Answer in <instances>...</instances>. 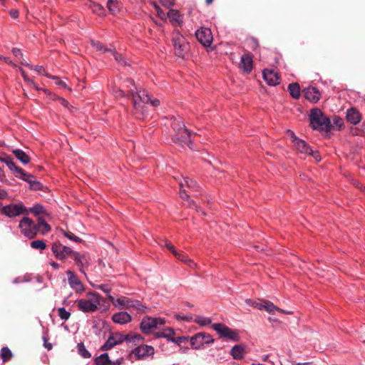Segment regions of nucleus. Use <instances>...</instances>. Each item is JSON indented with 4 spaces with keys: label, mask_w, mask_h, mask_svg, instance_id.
Listing matches in <instances>:
<instances>
[{
    "label": "nucleus",
    "mask_w": 365,
    "mask_h": 365,
    "mask_svg": "<svg viewBox=\"0 0 365 365\" xmlns=\"http://www.w3.org/2000/svg\"><path fill=\"white\" fill-rule=\"evenodd\" d=\"M214 341L212 336L205 332L197 333L190 338V344L195 349H202L205 344H212Z\"/></svg>",
    "instance_id": "10"
},
{
    "label": "nucleus",
    "mask_w": 365,
    "mask_h": 365,
    "mask_svg": "<svg viewBox=\"0 0 365 365\" xmlns=\"http://www.w3.org/2000/svg\"><path fill=\"white\" fill-rule=\"evenodd\" d=\"M58 101H59V103L64 107H68L69 105V103L68 102V101H66L63 98H58Z\"/></svg>",
    "instance_id": "62"
},
{
    "label": "nucleus",
    "mask_w": 365,
    "mask_h": 365,
    "mask_svg": "<svg viewBox=\"0 0 365 365\" xmlns=\"http://www.w3.org/2000/svg\"><path fill=\"white\" fill-rule=\"evenodd\" d=\"M195 322L199 324L200 326L204 327L211 324L212 319L210 317H203V316H197L195 318Z\"/></svg>",
    "instance_id": "42"
},
{
    "label": "nucleus",
    "mask_w": 365,
    "mask_h": 365,
    "mask_svg": "<svg viewBox=\"0 0 365 365\" xmlns=\"http://www.w3.org/2000/svg\"><path fill=\"white\" fill-rule=\"evenodd\" d=\"M19 227L21 234L29 239H34L38 234L36 223L27 215L20 220Z\"/></svg>",
    "instance_id": "6"
},
{
    "label": "nucleus",
    "mask_w": 365,
    "mask_h": 365,
    "mask_svg": "<svg viewBox=\"0 0 365 365\" xmlns=\"http://www.w3.org/2000/svg\"><path fill=\"white\" fill-rule=\"evenodd\" d=\"M294 147L296 149L304 154H308L311 152V148L308 145V144L302 139L295 140V143H294Z\"/></svg>",
    "instance_id": "31"
},
{
    "label": "nucleus",
    "mask_w": 365,
    "mask_h": 365,
    "mask_svg": "<svg viewBox=\"0 0 365 365\" xmlns=\"http://www.w3.org/2000/svg\"><path fill=\"white\" fill-rule=\"evenodd\" d=\"M133 115L135 118L143 120L147 115V110L145 109V104L150 103L153 107H157L160 105L158 99L151 100L148 93L145 90H139V91L133 92Z\"/></svg>",
    "instance_id": "1"
},
{
    "label": "nucleus",
    "mask_w": 365,
    "mask_h": 365,
    "mask_svg": "<svg viewBox=\"0 0 365 365\" xmlns=\"http://www.w3.org/2000/svg\"><path fill=\"white\" fill-rule=\"evenodd\" d=\"M195 37L198 42L205 47H210L213 41L212 31L206 27H200L195 31Z\"/></svg>",
    "instance_id": "12"
},
{
    "label": "nucleus",
    "mask_w": 365,
    "mask_h": 365,
    "mask_svg": "<svg viewBox=\"0 0 365 365\" xmlns=\"http://www.w3.org/2000/svg\"><path fill=\"white\" fill-rule=\"evenodd\" d=\"M61 232L62 234L66 237H67L68 239L75 242H81V239L79 238L78 237L76 236L72 232H66L64 230H61Z\"/></svg>",
    "instance_id": "50"
},
{
    "label": "nucleus",
    "mask_w": 365,
    "mask_h": 365,
    "mask_svg": "<svg viewBox=\"0 0 365 365\" xmlns=\"http://www.w3.org/2000/svg\"><path fill=\"white\" fill-rule=\"evenodd\" d=\"M262 74L264 80L268 85L274 86L279 83V76L278 73L273 70L264 69Z\"/></svg>",
    "instance_id": "22"
},
{
    "label": "nucleus",
    "mask_w": 365,
    "mask_h": 365,
    "mask_svg": "<svg viewBox=\"0 0 365 365\" xmlns=\"http://www.w3.org/2000/svg\"><path fill=\"white\" fill-rule=\"evenodd\" d=\"M239 68L246 73H250L253 68V58L250 53L241 56Z\"/></svg>",
    "instance_id": "20"
},
{
    "label": "nucleus",
    "mask_w": 365,
    "mask_h": 365,
    "mask_svg": "<svg viewBox=\"0 0 365 365\" xmlns=\"http://www.w3.org/2000/svg\"><path fill=\"white\" fill-rule=\"evenodd\" d=\"M110 53H111V55L114 57V58L118 63H120L121 65H124L126 63L125 60L123 58V56L121 54L118 53L114 48H112V50H110Z\"/></svg>",
    "instance_id": "47"
},
{
    "label": "nucleus",
    "mask_w": 365,
    "mask_h": 365,
    "mask_svg": "<svg viewBox=\"0 0 365 365\" xmlns=\"http://www.w3.org/2000/svg\"><path fill=\"white\" fill-rule=\"evenodd\" d=\"M0 162L5 163L15 175L18 172H21V168L16 166L13 159L9 155H4V156H0Z\"/></svg>",
    "instance_id": "26"
},
{
    "label": "nucleus",
    "mask_w": 365,
    "mask_h": 365,
    "mask_svg": "<svg viewBox=\"0 0 365 365\" xmlns=\"http://www.w3.org/2000/svg\"><path fill=\"white\" fill-rule=\"evenodd\" d=\"M101 304V296L95 292H88L86 299L76 300V306L78 310L85 312H94L98 309Z\"/></svg>",
    "instance_id": "3"
},
{
    "label": "nucleus",
    "mask_w": 365,
    "mask_h": 365,
    "mask_svg": "<svg viewBox=\"0 0 365 365\" xmlns=\"http://www.w3.org/2000/svg\"><path fill=\"white\" fill-rule=\"evenodd\" d=\"M15 176L24 181L27 182L29 184L30 189L33 190H39L42 187L41 184L39 182L35 180L34 177L31 174L26 173L22 168L21 172H18Z\"/></svg>",
    "instance_id": "17"
},
{
    "label": "nucleus",
    "mask_w": 365,
    "mask_h": 365,
    "mask_svg": "<svg viewBox=\"0 0 365 365\" xmlns=\"http://www.w3.org/2000/svg\"><path fill=\"white\" fill-rule=\"evenodd\" d=\"M248 42H249V45H250V48L252 49V50H256L258 48V46H259L258 41L255 38H249L248 39Z\"/></svg>",
    "instance_id": "54"
},
{
    "label": "nucleus",
    "mask_w": 365,
    "mask_h": 365,
    "mask_svg": "<svg viewBox=\"0 0 365 365\" xmlns=\"http://www.w3.org/2000/svg\"><path fill=\"white\" fill-rule=\"evenodd\" d=\"M36 227L38 233L43 235L48 233L51 230L50 225L45 221L43 217H41L38 218V222L36 223Z\"/></svg>",
    "instance_id": "30"
},
{
    "label": "nucleus",
    "mask_w": 365,
    "mask_h": 365,
    "mask_svg": "<svg viewBox=\"0 0 365 365\" xmlns=\"http://www.w3.org/2000/svg\"><path fill=\"white\" fill-rule=\"evenodd\" d=\"M51 251L54 256L60 260H64L67 259L68 256L73 258V253L75 252L72 250L71 248L63 245L59 242H55L52 245Z\"/></svg>",
    "instance_id": "13"
},
{
    "label": "nucleus",
    "mask_w": 365,
    "mask_h": 365,
    "mask_svg": "<svg viewBox=\"0 0 365 365\" xmlns=\"http://www.w3.org/2000/svg\"><path fill=\"white\" fill-rule=\"evenodd\" d=\"M96 365H110V359L108 354H102L94 360Z\"/></svg>",
    "instance_id": "39"
},
{
    "label": "nucleus",
    "mask_w": 365,
    "mask_h": 365,
    "mask_svg": "<svg viewBox=\"0 0 365 365\" xmlns=\"http://www.w3.org/2000/svg\"><path fill=\"white\" fill-rule=\"evenodd\" d=\"M78 267L79 272L87 278L86 269L91 265V257L88 254L80 253L74 252L72 258Z\"/></svg>",
    "instance_id": "9"
},
{
    "label": "nucleus",
    "mask_w": 365,
    "mask_h": 365,
    "mask_svg": "<svg viewBox=\"0 0 365 365\" xmlns=\"http://www.w3.org/2000/svg\"><path fill=\"white\" fill-rule=\"evenodd\" d=\"M346 118L347 121L353 125H357L361 119V113L354 108H351L346 110Z\"/></svg>",
    "instance_id": "25"
},
{
    "label": "nucleus",
    "mask_w": 365,
    "mask_h": 365,
    "mask_svg": "<svg viewBox=\"0 0 365 365\" xmlns=\"http://www.w3.org/2000/svg\"><path fill=\"white\" fill-rule=\"evenodd\" d=\"M165 324V319L164 318L146 316L143 318L140 324V329L143 334H148L158 325H163Z\"/></svg>",
    "instance_id": "8"
},
{
    "label": "nucleus",
    "mask_w": 365,
    "mask_h": 365,
    "mask_svg": "<svg viewBox=\"0 0 365 365\" xmlns=\"http://www.w3.org/2000/svg\"><path fill=\"white\" fill-rule=\"evenodd\" d=\"M167 16L174 26H180L182 24V17L178 10L170 9Z\"/></svg>",
    "instance_id": "27"
},
{
    "label": "nucleus",
    "mask_w": 365,
    "mask_h": 365,
    "mask_svg": "<svg viewBox=\"0 0 365 365\" xmlns=\"http://www.w3.org/2000/svg\"><path fill=\"white\" fill-rule=\"evenodd\" d=\"M91 43L92 45V46L93 48H95L98 51L106 53V52H110V50H112L111 48H107L106 46H105L103 44H102L98 41L92 40Z\"/></svg>",
    "instance_id": "40"
},
{
    "label": "nucleus",
    "mask_w": 365,
    "mask_h": 365,
    "mask_svg": "<svg viewBox=\"0 0 365 365\" xmlns=\"http://www.w3.org/2000/svg\"><path fill=\"white\" fill-rule=\"evenodd\" d=\"M288 91L290 96L294 99H299L301 96V89L299 83H292L289 84Z\"/></svg>",
    "instance_id": "34"
},
{
    "label": "nucleus",
    "mask_w": 365,
    "mask_h": 365,
    "mask_svg": "<svg viewBox=\"0 0 365 365\" xmlns=\"http://www.w3.org/2000/svg\"><path fill=\"white\" fill-rule=\"evenodd\" d=\"M77 350L78 354L84 359H89L91 357V354L86 349L83 343L81 342L77 344Z\"/></svg>",
    "instance_id": "38"
},
{
    "label": "nucleus",
    "mask_w": 365,
    "mask_h": 365,
    "mask_svg": "<svg viewBox=\"0 0 365 365\" xmlns=\"http://www.w3.org/2000/svg\"><path fill=\"white\" fill-rule=\"evenodd\" d=\"M124 341H131L130 334L124 335L120 333H115L108 337L106 343L101 346V350L108 351L113 346L122 344Z\"/></svg>",
    "instance_id": "11"
},
{
    "label": "nucleus",
    "mask_w": 365,
    "mask_h": 365,
    "mask_svg": "<svg viewBox=\"0 0 365 365\" xmlns=\"http://www.w3.org/2000/svg\"><path fill=\"white\" fill-rule=\"evenodd\" d=\"M51 78L55 81V83L56 85H58V86H59L61 88H63L65 89L70 90V88L68 87V86L66 83V82H64L63 81L61 80L58 77H57V76H51Z\"/></svg>",
    "instance_id": "52"
},
{
    "label": "nucleus",
    "mask_w": 365,
    "mask_h": 365,
    "mask_svg": "<svg viewBox=\"0 0 365 365\" xmlns=\"http://www.w3.org/2000/svg\"><path fill=\"white\" fill-rule=\"evenodd\" d=\"M15 157L23 164L27 165L30 162V157L22 150L16 149L12 151Z\"/></svg>",
    "instance_id": "33"
},
{
    "label": "nucleus",
    "mask_w": 365,
    "mask_h": 365,
    "mask_svg": "<svg viewBox=\"0 0 365 365\" xmlns=\"http://www.w3.org/2000/svg\"><path fill=\"white\" fill-rule=\"evenodd\" d=\"M66 274L70 287L77 294L84 292L85 287L78 279V276L71 270L66 271Z\"/></svg>",
    "instance_id": "15"
},
{
    "label": "nucleus",
    "mask_w": 365,
    "mask_h": 365,
    "mask_svg": "<svg viewBox=\"0 0 365 365\" xmlns=\"http://www.w3.org/2000/svg\"><path fill=\"white\" fill-rule=\"evenodd\" d=\"M165 246L175 255V257L178 255L179 252L170 242H166Z\"/></svg>",
    "instance_id": "56"
},
{
    "label": "nucleus",
    "mask_w": 365,
    "mask_h": 365,
    "mask_svg": "<svg viewBox=\"0 0 365 365\" xmlns=\"http://www.w3.org/2000/svg\"><path fill=\"white\" fill-rule=\"evenodd\" d=\"M113 322L123 325L130 323L132 321L131 315L127 312H120L112 316Z\"/></svg>",
    "instance_id": "23"
},
{
    "label": "nucleus",
    "mask_w": 365,
    "mask_h": 365,
    "mask_svg": "<svg viewBox=\"0 0 365 365\" xmlns=\"http://www.w3.org/2000/svg\"><path fill=\"white\" fill-rule=\"evenodd\" d=\"M9 14H10V15H11V16L12 18H14V19H16V18H18V16H19V11H18V10L14 9V10H11V11H10V12H9Z\"/></svg>",
    "instance_id": "63"
},
{
    "label": "nucleus",
    "mask_w": 365,
    "mask_h": 365,
    "mask_svg": "<svg viewBox=\"0 0 365 365\" xmlns=\"http://www.w3.org/2000/svg\"><path fill=\"white\" fill-rule=\"evenodd\" d=\"M12 53L17 58L22 57V56H23L21 50L19 48H14L12 49Z\"/></svg>",
    "instance_id": "61"
},
{
    "label": "nucleus",
    "mask_w": 365,
    "mask_h": 365,
    "mask_svg": "<svg viewBox=\"0 0 365 365\" xmlns=\"http://www.w3.org/2000/svg\"><path fill=\"white\" fill-rule=\"evenodd\" d=\"M31 247L34 250H38L40 251H43L46 249V245L43 240H37L32 241L30 244Z\"/></svg>",
    "instance_id": "41"
},
{
    "label": "nucleus",
    "mask_w": 365,
    "mask_h": 365,
    "mask_svg": "<svg viewBox=\"0 0 365 365\" xmlns=\"http://www.w3.org/2000/svg\"><path fill=\"white\" fill-rule=\"evenodd\" d=\"M86 5L92 10L93 13L99 16L104 14L105 9L101 4L92 1H88Z\"/></svg>",
    "instance_id": "35"
},
{
    "label": "nucleus",
    "mask_w": 365,
    "mask_h": 365,
    "mask_svg": "<svg viewBox=\"0 0 365 365\" xmlns=\"http://www.w3.org/2000/svg\"><path fill=\"white\" fill-rule=\"evenodd\" d=\"M21 63L26 66L29 67L31 69H34V71H36V72H38L39 73L43 74V73L45 71V70L42 66H32L29 65V63L24 62V61H21Z\"/></svg>",
    "instance_id": "51"
},
{
    "label": "nucleus",
    "mask_w": 365,
    "mask_h": 365,
    "mask_svg": "<svg viewBox=\"0 0 365 365\" xmlns=\"http://www.w3.org/2000/svg\"><path fill=\"white\" fill-rule=\"evenodd\" d=\"M220 338H225L232 341H238L240 339L239 333L222 323H215L212 326Z\"/></svg>",
    "instance_id": "7"
},
{
    "label": "nucleus",
    "mask_w": 365,
    "mask_h": 365,
    "mask_svg": "<svg viewBox=\"0 0 365 365\" xmlns=\"http://www.w3.org/2000/svg\"><path fill=\"white\" fill-rule=\"evenodd\" d=\"M8 197V193L5 190L0 189V199H5Z\"/></svg>",
    "instance_id": "64"
},
{
    "label": "nucleus",
    "mask_w": 365,
    "mask_h": 365,
    "mask_svg": "<svg viewBox=\"0 0 365 365\" xmlns=\"http://www.w3.org/2000/svg\"><path fill=\"white\" fill-rule=\"evenodd\" d=\"M0 357L4 362H6L11 359L13 354L8 347L5 346L1 349Z\"/></svg>",
    "instance_id": "37"
},
{
    "label": "nucleus",
    "mask_w": 365,
    "mask_h": 365,
    "mask_svg": "<svg viewBox=\"0 0 365 365\" xmlns=\"http://www.w3.org/2000/svg\"><path fill=\"white\" fill-rule=\"evenodd\" d=\"M287 133L288 136H289V137L291 138L292 141V143H295V140H298V139H299V138L295 135L294 133L292 130H288L287 131Z\"/></svg>",
    "instance_id": "60"
},
{
    "label": "nucleus",
    "mask_w": 365,
    "mask_h": 365,
    "mask_svg": "<svg viewBox=\"0 0 365 365\" xmlns=\"http://www.w3.org/2000/svg\"><path fill=\"white\" fill-rule=\"evenodd\" d=\"M160 3L165 7L170 8L173 6L174 0H159Z\"/></svg>",
    "instance_id": "58"
},
{
    "label": "nucleus",
    "mask_w": 365,
    "mask_h": 365,
    "mask_svg": "<svg viewBox=\"0 0 365 365\" xmlns=\"http://www.w3.org/2000/svg\"><path fill=\"white\" fill-rule=\"evenodd\" d=\"M132 299L122 296L117 299L109 296V301L113 305L118 309H130L131 308Z\"/></svg>",
    "instance_id": "19"
},
{
    "label": "nucleus",
    "mask_w": 365,
    "mask_h": 365,
    "mask_svg": "<svg viewBox=\"0 0 365 365\" xmlns=\"http://www.w3.org/2000/svg\"><path fill=\"white\" fill-rule=\"evenodd\" d=\"M246 302L249 305H251V306L257 308V309H259V310L264 309V307H263L264 302L262 303V302H252L251 299H247Z\"/></svg>",
    "instance_id": "53"
},
{
    "label": "nucleus",
    "mask_w": 365,
    "mask_h": 365,
    "mask_svg": "<svg viewBox=\"0 0 365 365\" xmlns=\"http://www.w3.org/2000/svg\"><path fill=\"white\" fill-rule=\"evenodd\" d=\"M230 354L235 360L242 359L245 356V348L240 344L235 345L230 351Z\"/></svg>",
    "instance_id": "29"
},
{
    "label": "nucleus",
    "mask_w": 365,
    "mask_h": 365,
    "mask_svg": "<svg viewBox=\"0 0 365 365\" xmlns=\"http://www.w3.org/2000/svg\"><path fill=\"white\" fill-rule=\"evenodd\" d=\"M175 257L192 269H195L197 268V263L184 253L179 252Z\"/></svg>",
    "instance_id": "28"
},
{
    "label": "nucleus",
    "mask_w": 365,
    "mask_h": 365,
    "mask_svg": "<svg viewBox=\"0 0 365 365\" xmlns=\"http://www.w3.org/2000/svg\"><path fill=\"white\" fill-rule=\"evenodd\" d=\"M309 118L310 126L313 130L327 133L331 131L332 128L331 120L319 108H314L311 109Z\"/></svg>",
    "instance_id": "2"
},
{
    "label": "nucleus",
    "mask_w": 365,
    "mask_h": 365,
    "mask_svg": "<svg viewBox=\"0 0 365 365\" xmlns=\"http://www.w3.org/2000/svg\"><path fill=\"white\" fill-rule=\"evenodd\" d=\"M187 340V338L185 336H178L176 338L173 337V339H171V341L174 342L177 344H180L181 343L186 341Z\"/></svg>",
    "instance_id": "57"
},
{
    "label": "nucleus",
    "mask_w": 365,
    "mask_h": 365,
    "mask_svg": "<svg viewBox=\"0 0 365 365\" xmlns=\"http://www.w3.org/2000/svg\"><path fill=\"white\" fill-rule=\"evenodd\" d=\"M173 41L175 55L183 58L189 49L185 38L178 31H175L173 33Z\"/></svg>",
    "instance_id": "5"
},
{
    "label": "nucleus",
    "mask_w": 365,
    "mask_h": 365,
    "mask_svg": "<svg viewBox=\"0 0 365 365\" xmlns=\"http://www.w3.org/2000/svg\"><path fill=\"white\" fill-rule=\"evenodd\" d=\"M58 317L63 321L68 320L71 317V313L68 312L64 307L58 309Z\"/></svg>",
    "instance_id": "46"
},
{
    "label": "nucleus",
    "mask_w": 365,
    "mask_h": 365,
    "mask_svg": "<svg viewBox=\"0 0 365 365\" xmlns=\"http://www.w3.org/2000/svg\"><path fill=\"white\" fill-rule=\"evenodd\" d=\"M19 71L21 72V74L25 81L30 83L34 89H36L37 91L39 90V88L37 86V85L31 79H30L28 77V76L26 74L25 71L22 68H19Z\"/></svg>",
    "instance_id": "49"
},
{
    "label": "nucleus",
    "mask_w": 365,
    "mask_h": 365,
    "mask_svg": "<svg viewBox=\"0 0 365 365\" xmlns=\"http://www.w3.org/2000/svg\"><path fill=\"white\" fill-rule=\"evenodd\" d=\"M107 8L112 14L115 15L119 12L117 0H107Z\"/></svg>",
    "instance_id": "43"
},
{
    "label": "nucleus",
    "mask_w": 365,
    "mask_h": 365,
    "mask_svg": "<svg viewBox=\"0 0 365 365\" xmlns=\"http://www.w3.org/2000/svg\"><path fill=\"white\" fill-rule=\"evenodd\" d=\"M1 214L9 218H14L20 215H28L29 209L22 202L18 203H11L7 205H1L0 208Z\"/></svg>",
    "instance_id": "4"
},
{
    "label": "nucleus",
    "mask_w": 365,
    "mask_h": 365,
    "mask_svg": "<svg viewBox=\"0 0 365 365\" xmlns=\"http://www.w3.org/2000/svg\"><path fill=\"white\" fill-rule=\"evenodd\" d=\"M333 123L336 127H339V128H341L344 125V121L342 118L340 117L336 116L333 119Z\"/></svg>",
    "instance_id": "55"
},
{
    "label": "nucleus",
    "mask_w": 365,
    "mask_h": 365,
    "mask_svg": "<svg viewBox=\"0 0 365 365\" xmlns=\"http://www.w3.org/2000/svg\"><path fill=\"white\" fill-rule=\"evenodd\" d=\"M132 354H134L136 359H143L154 354V348L149 345L139 346L132 351Z\"/></svg>",
    "instance_id": "18"
},
{
    "label": "nucleus",
    "mask_w": 365,
    "mask_h": 365,
    "mask_svg": "<svg viewBox=\"0 0 365 365\" xmlns=\"http://www.w3.org/2000/svg\"><path fill=\"white\" fill-rule=\"evenodd\" d=\"M304 98L309 101L316 103L321 98V93L314 86L306 88L303 91Z\"/></svg>",
    "instance_id": "21"
},
{
    "label": "nucleus",
    "mask_w": 365,
    "mask_h": 365,
    "mask_svg": "<svg viewBox=\"0 0 365 365\" xmlns=\"http://www.w3.org/2000/svg\"><path fill=\"white\" fill-rule=\"evenodd\" d=\"M264 309H265L269 313H273L277 309V307L275 306L272 302L265 300L264 301Z\"/></svg>",
    "instance_id": "48"
},
{
    "label": "nucleus",
    "mask_w": 365,
    "mask_h": 365,
    "mask_svg": "<svg viewBox=\"0 0 365 365\" xmlns=\"http://www.w3.org/2000/svg\"><path fill=\"white\" fill-rule=\"evenodd\" d=\"M91 285L93 287H95L96 289H100L102 292H103L105 294H106L108 299H109V296H112L110 294L111 288H110V287L108 284H98V285H96V286H95L93 284H91Z\"/></svg>",
    "instance_id": "45"
},
{
    "label": "nucleus",
    "mask_w": 365,
    "mask_h": 365,
    "mask_svg": "<svg viewBox=\"0 0 365 365\" xmlns=\"http://www.w3.org/2000/svg\"><path fill=\"white\" fill-rule=\"evenodd\" d=\"M127 83L129 84L127 86L128 87H130V88L129 90L125 91V90L119 88L116 91H113V95L116 98H121V97H124V96H128V95H131L133 96L132 90L133 91L134 93H135L136 91H139L138 90V88L135 87V86L134 85V82L133 80H128Z\"/></svg>",
    "instance_id": "24"
},
{
    "label": "nucleus",
    "mask_w": 365,
    "mask_h": 365,
    "mask_svg": "<svg viewBox=\"0 0 365 365\" xmlns=\"http://www.w3.org/2000/svg\"><path fill=\"white\" fill-rule=\"evenodd\" d=\"M308 155H310L312 156H313V158L317 160V161H320L321 160V157L319 154V153L317 151H314L312 149H311V152L308 153Z\"/></svg>",
    "instance_id": "59"
},
{
    "label": "nucleus",
    "mask_w": 365,
    "mask_h": 365,
    "mask_svg": "<svg viewBox=\"0 0 365 365\" xmlns=\"http://www.w3.org/2000/svg\"><path fill=\"white\" fill-rule=\"evenodd\" d=\"M175 334V332L173 328L167 327L161 331L156 332L155 336L157 338H165L168 341H171V339H173Z\"/></svg>",
    "instance_id": "32"
},
{
    "label": "nucleus",
    "mask_w": 365,
    "mask_h": 365,
    "mask_svg": "<svg viewBox=\"0 0 365 365\" xmlns=\"http://www.w3.org/2000/svg\"><path fill=\"white\" fill-rule=\"evenodd\" d=\"M131 308L135 309L139 314L146 313L149 309L143 305L139 300L133 299L131 303Z\"/></svg>",
    "instance_id": "36"
},
{
    "label": "nucleus",
    "mask_w": 365,
    "mask_h": 365,
    "mask_svg": "<svg viewBox=\"0 0 365 365\" xmlns=\"http://www.w3.org/2000/svg\"><path fill=\"white\" fill-rule=\"evenodd\" d=\"M190 138L191 133L182 124V125H180L176 130V134L174 136V140L180 143H183L187 145L190 149H192V142Z\"/></svg>",
    "instance_id": "14"
},
{
    "label": "nucleus",
    "mask_w": 365,
    "mask_h": 365,
    "mask_svg": "<svg viewBox=\"0 0 365 365\" xmlns=\"http://www.w3.org/2000/svg\"><path fill=\"white\" fill-rule=\"evenodd\" d=\"M35 215H39L45 213V209L41 204H36L29 210Z\"/></svg>",
    "instance_id": "44"
},
{
    "label": "nucleus",
    "mask_w": 365,
    "mask_h": 365,
    "mask_svg": "<svg viewBox=\"0 0 365 365\" xmlns=\"http://www.w3.org/2000/svg\"><path fill=\"white\" fill-rule=\"evenodd\" d=\"M180 185V196L183 200H188L189 195H187L186 190H185V187H187L190 190L197 191L198 185L197 182L189 178H184L182 180L179 182Z\"/></svg>",
    "instance_id": "16"
}]
</instances>
